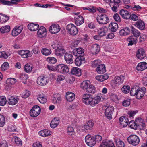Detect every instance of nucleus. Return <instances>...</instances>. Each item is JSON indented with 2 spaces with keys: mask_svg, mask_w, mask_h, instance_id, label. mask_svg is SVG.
I'll list each match as a JSON object with an SVG mask.
<instances>
[{
  "mask_svg": "<svg viewBox=\"0 0 147 147\" xmlns=\"http://www.w3.org/2000/svg\"><path fill=\"white\" fill-rule=\"evenodd\" d=\"M37 34L40 38L45 36L46 34V29L45 28L42 26L40 27L38 30Z\"/></svg>",
  "mask_w": 147,
  "mask_h": 147,
  "instance_id": "nucleus-23",
  "label": "nucleus"
},
{
  "mask_svg": "<svg viewBox=\"0 0 147 147\" xmlns=\"http://www.w3.org/2000/svg\"><path fill=\"white\" fill-rule=\"evenodd\" d=\"M136 27L138 28L140 30H144L145 28L144 23L141 20H138L135 24Z\"/></svg>",
  "mask_w": 147,
  "mask_h": 147,
  "instance_id": "nucleus-27",
  "label": "nucleus"
},
{
  "mask_svg": "<svg viewBox=\"0 0 147 147\" xmlns=\"http://www.w3.org/2000/svg\"><path fill=\"white\" fill-rule=\"evenodd\" d=\"M128 125L131 128L135 129H136L138 127L135 121L134 122L133 121H131L129 122Z\"/></svg>",
  "mask_w": 147,
  "mask_h": 147,
  "instance_id": "nucleus-53",
  "label": "nucleus"
},
{
  "mask_svg": "<svg viewBox=\"0 0 147 147\" xmlns=\"http://www.w3.org/2000/svg\"><path fill=\"white\" fill-rule=\"evenodd\" d=\"M16 81V79L13 78H7L6 80V84L8 85L14 84Z\"/></svg>",
  "mask_w": 147,
  "mask_h": 147,
  "instance_id": "nucleus-51",
  "label": "nucleus"
},
{
  "mask_svg": "<svg viewBox=\"0 0 147 147\" xmlns=\"http://www.w3.org/2000/svg\"><path fill=\"white\" fill-rule=\"evenodd\" d=\"M136 123L138 127L141 129H145L146 125L144 121L141 118H138L135 120Z\"/></svg>",
  "mask_w": 147,
  "mask_h": 147,
  "instance_id": "nucleus-13",
  "label": "nucleus"
},
{
  "mask_svg": "<svg viewBox=\"0 0 147 147\" xmlns=\"http://www.w3.org/2000/svg\"><path fill=\"white\" fill-rule=\"evenodd\" d=\"M100 61L99 60H95L92 62V65L93 67H96L100 65Z\"/></svg>",
  "mask_w": 147,
  "mask_h": 147,
  "instance_id": "nucleus-61",
  "label": "nucleus"
},
{
  "mask_svg": "<svg viewBox=\"0 0 147 147\" xmlns=\"http://www.w3.org/2000/svg\"><path fill=\"white\" fill-rule=\"evenodd\" d=\"M136 55L139 59H143L146 56L144 49L142 48L139 49L136 53Z\"/></svg>",
  "mask_w": 147,
  "mask_h": 147,
  "instance_id": "nucleus-25",
  "label": "nucleus"
},
{
  "mask_svg": "<svg viewBox=\"0 0 147 147\" xmlns=\"http://www.w3.org/2000/svg\"><path fill=\"white\" fill-rule=\"evenodd\" d=\"M21 0H11L10 1L3 0L2 1V3L3 5H13L17 4L18 2H20Z\"/></svg>",
  "mask_w": 147,
  "mask_h": 147,
  "instance_id": "nucleus-28",
  "label": "nucleus"
},
{
  "mask_svg": "<svg viewBox=\"0 0 147 147\" xmlns=\"http://www.w3.org/2000/svg\"><path fill=\"white\" fill-rule=\"evenodd\" d=\"M28 29L30 30L35 31L36 30L39 28V25L38 24L31 23L28 25Z\"/></svg>",
  "mask_w": 147,
  "mask_h": 147,
  "instance_id": "nucleus-39",
  "label": "nucleus"
},
{
  "mask_svg": "<svg viewBox=\"0 0 147 147\" xmlns=\"http://www.w3.org/2000/svg\"><path fill=\"white\" fill-rule=\"evenodd\" d=\"M23 29L22 26H17L13 30L12 32V35L13 36H16L22 32Z\"/></svg>",
  "mask_w": 147,
  "mask_h": 147,
  "instance_id": "nucleus-17",
  "label": "nucleus"
},
{
  "mask_svg": "<svg viewBox=\"0 0 147 147\" xmlns=\"http://www.w3.org/2000/svg\"><path fill=\"white\" fill-rule=\"evenodd\" d=\"M118 27V25L117 23H111L109 25V28L112 32H116Z\"/></svg>",
  "mask_w": 147,
  "mask_h": 147,
  "instance_id": "nucleus-42",
  "label": "nucleus"
},
{
  "mask_svg": "<svg viewBox=\"0 0 147 147\" xmlns=\"http://www.w3.org/2000/svg\"><path fill=\"white\" fill-rule=\"evenodd\" d=\"M41 52L43 55L48 56L51 54V51L50 49L44 48L42 49Z\"/></svg>",
  "mask_w": 147,
  "mask_h": 147,
  "instance_id": "nucleus-48",
  "label": "nucleus"
},
{
  "mask_svg": "<svg viewBox=\"0 0 147 147\" xmlns=\"http://www.w3.org/2000/svg\"><path fill=\"white\" fill-rule=\"evenodd\" d=\"M90 84V81L86 80L83 81L81 84V87L83 90L86 91Z\"/></svg>",
  "mask_w": 147,
  "mask_h": 147,
  "instance_id": "nucleus-41",
  "label": "nucleus"
},
{
  "mask_svg": "<svg viewBox=\"0 0 147 147\" xmlns=\"http://www.w3.org/2000/svg\"><path fill=\"white\" fill-rule=\"evenodd\" d=\"M101 100V98L99 96H96L94 98L92 96L87 105H90L91 106L94 107L96 104H98Z\"/></svg>",
  "mask_w": 147,
  "mask_h": 147,
  "instance_id": "nucleus-11",
  "label": "nucleus"
},
{
  "mask_svg": "<svg viewBox=\"0 0 147 147\" xmlns=\"http://www.w3.org/2000/svg\"><path fill=\"white\" fill-rule=\"evenodd\" d=\"M73 52L69 51L66 52L64 55V59L66 62L68 64H71L73 62Z\"/></svg>",
  "mask_w": 147,
  "mask_h": 147,
  "instance_id": "nucleus-8",
  "label": "nucleus"
},
{
  "mask_svg": "<svg viewBox=\"0 0 147 147\" xmlns=\"http://www.w3.org/2000/svg\"><path fill=\"white\" fill-rule=\"evenodd\" d=\"M139 87L138 86H134L132 88L130 92V93L131 96H134L136 95Z\"/></svg>",
  "mask_w": 147,
  "mask_h": 147,
  "instance_id": "nucleus-47",
  "label": "nucleus"
},
{
  "mask_svg": "<svg viewBox=\"0 0 147 147\" xmlns=\"http://www.w3.org/2000/svg\"><path fill=\"white\" fill-rule=\"evenodd\" d=\"M7 102V100L5 97L1 96L0 97V105L4 106Z\"/></svg>",
  "mask_w": 147,
  "mask_h": 147,
  "instance_id": "nucleus-58",
  "label": "nucleus"
},
{
  "mask_svg": "<svg viewBox=\"0 0 147 147\" xmlns=\"http://www.w3.org/2000/svg\"><path fill=\"white\" fill-rule=\"evenodd\" d=\"M147 68V63L145 62L138 63L136 67V69L139 71H142Z\"/></svg>",
  "mask_w": 147,
  "mask_h": 147,
  "instance_id": "nucleus-26",
  "label": "nucleus"
},
{
  "mask_svg": "<svg viewBox=\"0 0 147 147\" xmlns=\"http://www.w3.org/2000/svg\"><path fill=\"white\" fill-rule=\"evenodd\" d=\"M84 59V57L83 56L79 55L78 56L75 60V62L76 65L78 66H80Z\"/></svg>",
  "mask_w": 147,
  "mask_h": 147,
  "instance_id": "nucleus-35",
  "label": "nucleus"
},
{
  "mask_svg": "<svg viewBox=\"0 0 147 147\" xmlns=\"http://www.w3.org/2000/svg\"><path fill=\"white\" fill-rule=\"evenodd\" d=\"M10 28L9 26H3L0 28V31L2 33H7L10 30Z\"/></svg>",
  "mask_w": 147,
  "mask_h": 147,
  "instance_id": "nucleus-44",
  "label": "nucleus"
},
{
  "mask_svg": "<svg viewBox=\"0 0 147 147\" xmlns=\"http://www.w3.org/2000/svg\"><path fill=\"white\" fill-rule=\"evenodd\" d=\"M75 24L78 26H79L82 24L84 22V19L83 17L79 15L77 16L75 19Z\"/></svg>",
  "mask_w": 147,
  "mask_h": 147,
  "instance_id": "nucleus-29",
  "label": "nucleus"
},
{
  "mask_svg": "<svg viewBox=\"0 0 147 147\" xmlns=\"http://www.w3.org/2000/svg\"><path fill=\"white\" fill-rule=\"evenodd\" d=\"M96 70L98 74H103L106 71L105 66L104 64H100L97 67Z\"/></svg>",
  "mask_w": 147,
  "mask_h": 147,
  "instance_id": "nucleus-33",
  "label": "nucleus"
},
{
  "mask_svg": "<svg viewBox=\"0 0 147 147\" xmlns=\"http://www.w3.org/2000/svg\"><path fill=\"white\" fill-rule=\"evenodd\" d=\"M66 98L67 101L71 102L75 99V95L74 93L70 92H68L66 94Z\"/></svg>",
  "mask_w": 147,
  "mask_h": 147,
  "instance_id": "nucleus-34",
  "label": "nucleus"
},
{
  "mask_svg": "<svg viewBox=\"0 0 147 147\" xmlns=\"http://www.w3.org/2000/svg\"><path fill=\"white\" fill-rule=\"evenodd\" d=\"M65 76L61 74H58L55 77V79L57 82H60L65 79Z\"/></svg>",
  "mask_w": 147,
  "mask_h": 147,
  "instance_id": "nucleus-60",
  "label": "nucleus"
},
{
  "mask_svg": "<svg viewBox=\"0 0 147 147\" xmlns=\"http://www.w3.org/2000/svg\"><path fill=\"white\" fill-rule=\"evenodd\" d=\"M56 70L59 72L63 74H67L69 71V69L68 66L63 64L58 65L57 66Z\"/></svg>",
  "mask_w": 147,
  "mask_h": 147,
  "instance_id": "nucleus-6",
  "label": "nucleus"
},
{
  "mask_svg": "<svg viewBox=\"0 0 147 147\" xmlns=\"http://www.w3.org/2000/svg\"><path fill=\"white\" fill-rule=\"evenodd\" d=\"M71 73L72 74L80 76L81 75V70L78 67H73L71 69Z\"/></svg>",
  "mask_w": 147,
  "mask_h": 147,
  "instance_id": "nucleus-37",
  "label": "nucleus"
},
{
  "mask_svg": "<svg viewBox=\"0 0 147 147\" xmlns=\"http://www.w3.org/2000/svg\"><path fill=\"white\" fill-rule=\"evenodd\" d=\"M94 125V122L90 120L87 122L83 127L86 130H91L92 129Z\"/></svg>",
  "mask_w": 147,
  "mask_h": 147,
  "instance_id": "nucleus-30",
  "label": "nucleus"
},
{
  "mask_svg": "<svg viewBox=\"0 0 147 147\" xmlns=\"http://www.w3.org/2000/svg\"><path fill=\"white\" fill-rule=\"evenodd\" d=\"M108 78V76L106 74L102 75L97 76L96 77V80L100 82H103L105 80L107 79Z\"/></svg>",
  "mask_w": 147,
  "mask_h": 147,
  "instance_id": "nucleus-40",
  "label": "nucleus"
},
{
  "mask_svg": "<svg viewBox=\"0 0 147 147\" xmlns=\"http://www.w3.org/2000/svg\"><path fill=\"white\" fill-rule=\"evenodd\" d=\"M85 141L87 144L90 147L93 146L96 144L94 137L91 136L90 135L86 136Z\"/></svg>",
  "mask_w": 147,
  "mask_h": 147,
  "instance_id": "nucleus-5",
  "label": "nucleus"
},
{
  "mask_svg": "<svg viewBox=\"0 0 147 147\" xmlns=\"http://www.w3.org/2000/svg\"><path fill=\"white\" fill-rule=\"evenodd\" d=\"M18 96H11L7 100L8 103L11 105H14L17 104L19 100Z\"/></svg>",
  "mask_w": 147,
  "mask_h": 147,
  "instance_id": "nucleus-19",
  "label": "nucleus"
},
{
  "mask_svg": "<svg viewBox=\"0 0 147 147\" xmlns=\"http://www.w3.org/2000/svg\"><path fill=\"white\" fill-rule=\"evenodd\" d=\"M128 143L133 146H136L140 142V139L138 136L135 135H130L127 138Z\"/></svg>",
  "mask_w": 147,
  "mask_h": 147,
  "instance_id": "nucleus-2",
  "label": "nucleus"
},
{
  "mask_svg": "<svg viewBox=\"0 0 147 147\" xmlns=\"http://www.w3.org/2000/svg\"><path fill=\"white\" fill-rule=\"evenodd\" d=\"M142 7L139 5L134 3V5L132 6V9L135 11H140L142 9Z\"/></svg>",
  "mask_w": 147,
  "mask_h": 147,
  "instance_id": "nucleus-52",
  "label": "nucleus"
},
{
  "mask_svg": "<svg viewBox=\"0 0 147 147\" xmlns=\"http://www.w3.org/2000/svg\"><path fill=\"white\" fill-rule=\"evenodd\" d=\"M47 60L50 63L52 64L55 63L57 61L56 59L53 57H48Z\"/></svg>",
  "mask_w": 147,
  "mask_h": 147,
  "instance_id": "nucleus-59",
  "label": "nucleus"
},
{
  "mask_svg": "<svg viewBox=\"0 0 147 147\" xmlns=\"http://www.w3.org/2000/svg\"><path fill=\"white\" fill-rule=\"evenodd\" d=\"M114 108L112 106L107 107L105 111V115L109 119L112 118V115L114 111Z\"/></svg>",
  "mask_w": 147,
  "mask_h": 147,
  "instance_id": "nucleus-12",
  "label": "nucleus"
},
{
  "mask_svg": "<svg viewBox=\"0 0 147 147\" xmlns=\"http://www.w3.org/2000/svg\"><path fill=\"white\" fill-rule=\"evenodd\" d=\"M119 14L123 19H129L131 17L130 12L125 9L120 10Z\"/></svg>",
  "mask_w": 147,
  "mask_h": 147,
  "instance_id": "nucleus-18",
  "label": "nucleus"
},
{
  "mask_svg": "<svg viewBox=\"0 0 147 147\" xmlns=\"http://www.w3.org/2000/svg\"><path fill=\"white\" fill-rule=\"evenodd\" d=\"M92 97V96L90 94L87 93L84 94L82 96V101L83 102L87 105Z\"/></svg>",
  "mask_w": 147,
  "mask_h": 147,
  "instance_id": "nucleus-21",
  "label": "nucleus"
},
{
  "mask_svg": "<svg viewBox=\"0 0 147 147\" xmlns=\"http://www.w3.org/2000/svg\"><path fill=\"white\" fill-rule=\"evenodd\" d=\"M100 147H115L113 142L111 140H105L100 145Z\"/></svg>",
  "mask_w": 147,
  "mask_h": 147,
  "instance_id": "nucleus-22",
  "label": "nucleus"
},
{
  "mask_svg": "<svg viewBox=\"0 0 147 147\" xmlns=\"http://www.w3.org/2000/svg\"><path fill=\"white\" fill-rule=\"evenodd\" d=\"M18 54L23 58H27L32 56V53L29 50H21L18 51Z\"/></svg>",
  "mask_w": 147,
  "mask_h": 147,
  "instance_id": "nucleus-10",
  "label": "nucleus"
},
{
  "mask_svg": "<svg viewBox=\"0 0 147 147\" xmlns=\"http://www.w3.org/2000/svg\"><path fill=\"white\" fill-rule=\"evenodd\" d=\"M8 67V63L7 62H5L1 65V69L3 71H5L7 70Z\"/></svg>",
  "mask_w": 147,
  "mask_h": 147,
  "instance_id": "nucleus-62",
  "label": "nucleus"
},
{
  "mask_svg": "<svg viewBox=\"0 0 147 147\" xmlns=\"http://www.w3.org/2000/svg\"><path fill=\"white\" fill-rule=\"evenodd\" d=\"M84 50L82 48H80L74 49L72 51L73 55L75 56H83L84 54Z\"/></svg>",
  "mask_w": 147,
  "mask_h": 147,
  "instance_id": "nucleus-24",
  "label": "nucleus"
},
{
  "mask_svg": "<svg viewBox=\"0 0 147 147\" xmlns=\"http://www.w3.org/2000/svg\"><path fill=\"white\" fill-rule=\"evenodd\" d=\"M49 78L45 76H40L38 78L37 83L39 85L42 86L47 84L49 82Z\"/></svg>",
  "mask_w": 147,
  "mask_h": 147,
  "instance_id": "nucleus-7",
  "label": "nucleus"
},
{
  "mask_svg": "<svg viewBox=\"0 0 147 147\" xmlns=\"http://www.w3.org/2000/svg\"><path fill=\"white\" fill-rule=\"evenodd\" d=\"M110 98L112 100L115 102L119 100L118 96L116 94L111 93L110 95Z\"/></svg>",
  "mask_w": 147,
  "mask_h": 147,
  "instance_id": "nucleus-57",
  "label": "nucleus"
},
{
  "mask_svg": "<svg viewBox=\"0 0 147 147\" xmlns=\"http://www.w3.org/2000/svg\"><path fill=\"white\" fill-rule=\"evenodd\" d=\"M146 91V88L145 87L140 88H139L136 95V98L141 99L144 95Z\"/></svg>",
  "mask_w": 147,
  "mask_h": 147,
  "instance_id": "nucleus-15",
  "label": "nucleus"
},
{
  "mask_svg": "<svg viewBox=\"0 0 147 147\" xmlns=\"http://www.w3.org/2000/svg\"><path fill=\"white\" fill-rule=\"evenodd\" d=\"M40 108L38 105H35L32 107L30 111V116L33 117L38 116L40 112Z\"/></svg>",
  "mask_w": 147,
  "mask_h": 147,
  "instance_id": "nucleus-3",
  "label": "nucleus"
},
{
  "mask_svg": "<svg viewBox=\"0 0 147 147\" xmlns=\"http://www.w3.org/2000/svg\"><path fill=\"white\" fill-rule=\"evenodd\" d=\"M97 22L100 24H105L109 22V18L106 14H101L98 15L96 18Z\"/></svg>",
  "mask_w": 147,
  "mask_h": 147,
  "instance_id": "nucleus-1",
  "label": "nucleus"
},
{
  "mask_svg": "<svg viewBox=\"0 0 147 147\" xmlns=\"http://www.w3.org/2000/svg\"><path fill=\"white\" fill-rule=\"evenodd\" d=\"M51 132L50 131L47 129L41 130L38 133L40 136L43 137L48 136L51 135Z\"/></svg>",
  "mask_w": 147,
  "mask_h": 147,
  "instance_id": "nucleus-38",
  "label": "nucleus"
},
{
  "mask_svg": "<svg viewBox=\"0 0 147 147\" xmlns=\"http://www.w3.org/2000/svg\"><path fill=\"white\" fill-rule=\"evenodd\" d=\"M60 27L57 24H53L50 26L49 29L50 32L52 34H55L58 32L60 30Z\"/></svg>",
  "mask_w": 147,
  "mask_h": 147,
  "instance_id": "nucleus-16",
  "label": "nucleus"
},
{
  "mask_svg": "<svg viewBox=\"0 0 147 147\" xmlns=\"http://www.w3.org/2000/svg\"><path fill=\"white\" fill-rule=\"evenodd\" d=\"M66 50L62 45L55 50V53L57 57H60L63 56L66 53Z\"/></svg>",
  "mask_w": 147,
  "mask_h": 147,
  "instance_id": "nucleus-9",
  "label": "nucleus"
},
{
  "mask_svg": "<svg viewBox=\"0 0 147 147\" xmlns=\"http://www.w3.org/2000/svg\"><path fill=\"white\" fill-rule=\"evenodd\" d=\"M9 19V17L7 16V15H4L0 13V23L1 24H3L5 22Z\"/></svg>",
  "mask_w": 147,
  "mask_h": 147,
  "instance_id": "nucleus-45",
  "label": "nucleus"
},
{
  "mask_svg": "<svg viewBox=\"0 0 147 147\" xmlns=\"http://www.w3.org/2000/svg\"><path fill=\"white\" fill-rule=\"evenodd\" d=\"M107 28L106 27H102L98 30V33L101 36L105 35V33L107 32Z\"/></svg>",
  "mask_w": 147,
  "mask_h": 147,
  "instance_id": "nucleus-43",
  "label": "nucleus"
},
{
  "mask_svg": "<svg viewBox=\"0 0 147 147\" xmlns=\"http://www.w3.org/2000/svg\"><path fill=\"white\" fill-rule=\"evenodd\" d=\"M90 50L91 54L93 55H96L99 52L100 50V47L98 44H94L91 46Z\"/></svg>",
  "mask_w": 147,
  "mask_h": 147,
  "instance_id": "nucleus-14",
  "label": "nucleus"
},
{
  "mask_svg": "<svg viewBox=\"0 0 147 147\" xmlns=\"http://www.w3.org/2000/svg\"><path fill=\"white\" fill-rule=\"evenodd\" d=\"M114 83L116 84L119 85L123 83L124 79V77L123 75L120 76H116L115 77Z\"/></svg>",
  "mask_w": 147,
  "mask_h": 147,
  "instance_id": "nucleus-31",
  "label": "nucleus"
},
{
  "mask_svg": "<svg viewBox=\"0 0 147 147\" xmlns=\"http://www.w3.org/2000/svg\"><path fill=\"white\" fill-rule=\"evenodd\" d=\"M66 29L69 34L73 35H76L78 32L76 26L72 24H68L67 26Z\"/></svg>",
  "mask_w": 147,
  "mask_h": 147,
  "instance_id": "nucleus-4",
  "label": "nucleus"
},
{
  "mask_svg": "<svg viewBox=\"0 0 147 147\" xmlns=\"http://www.w3.org/2000/svg\"><path fill=\"white\" fill-rule=\"evenodd\" d=\"M86 91L88 92L94 93L96 91V88L92 85L90 84Z\"/></svg>",
  "mask_w": 147,
  "mask_h": 147,
  "instance_id": "nucleus-49",
  "label": "nucleus"
},
{
  "mask_svg": "<svg viewBox=\"0 0 147 147\" xmlns=\"http://www.w3.org/2000/svg\"><path fill=\"white\" fill-rule=\"evenodd\" d=\"M127 40L129 42L128 44V46L132 45L133 44H136L138 42L137 39L132 36L128 38Z\"/></svg>",
  "mask_w": 147,
  "mask_h": 147,
  "instance_id": "nucleus-32",
  "label": "nucleus"
},
{
  "mask_svg": "<svg viewBox=\"0 0 147 147\" xmlns=\"http://www.w3.org/2000/svg\"><path fill=\"white\" fill-rule=\"evenodd\" d=\"M121 90L124 93L127 94L129 91L130 87L128 85H125L122 88Z\"/></svg>",
  "mask_w": 147,
  "mask_h": 147,
  "instance_id": "nucleus-54",
  "label": "nucleus"
},
{
  "mask_svg": "<svg viewBox=\"0 0 147 147\" xmlns=\"http://www.w3.org/2000/svg\"><path fill=\"white\" fill-rule=\"evenodd\" d=\"M62 45L60 42L56 41L53 43L51 46L53 49H56L58 48V47H59Z\"/></svg>",
  "mask_w": 147,
  "mask_h": 147,
  "instance_id": "nucleus-56",
  "label": "nucleus"
},
{
  "mask_svg": "<svg viewBox=\"0 0 147 147\" xmlns=\"http://www.w3.org/2000/svg\"><path fill=\"white\" fill-rule=\"evenodd\" d=\"M59 123V120L58 118H55L51 121L50 125L51 128H55Z\"/></svg>",
  "mask_w": 147,
  "mask_h": 147,
  "instance_id": "nucleus-36",
  "label": "nucleus"
},
{
  "mask_svg": "<svg viewBox=\"0 0 147 147\" xmlns=\"http://www.w3.org/2000/svg\"><path fill=\"white\" fill-rule=\"evenodd\" d=\"M131 31L133 35V36L136 38H138L140 34V32L138 31V30L136 29L135 28L133 27V26L131 27Z\"/></svg>",
  "mask_w": 147,
  "mask_h": 147,
  "instance_id": "nucleus-46",
  "label": "nucleus"
},
{
  "mask_svg": "<svg viewBox=\"0 0 147 147\" xmlns=\"http://www.w3.org/2000/svg\"><path fill=\"white\" fill-rule=\"evenodd\" d=\"M32 68V65H30L28 64H26L24 66V70L27 73L31 72Z\"/></svg>",
  "mask_w": 147,
  "mask_h": 147,
  "instance_id": "nucleus-50",
  "label": "nucleus"
},
{
  "mask_svg": "<svg viewBox=\"0 0 147 147\" xmlns=\"http://www.w3.org/2000/svg\"><path fill=\"white\" fill-rule=\"evenodd\" d=\"M5 123V119L4 116L0 114V127H3Z\"/></svg>",
  "mask_w": 147,
  "mask_h": 147,
  "instance_id": "nucleus-55",
  "label": "nucleus"
},
{
  "mask_svg": "<svg viewBox=\"0 0 147 147\" xmlns=\"http://www.w3.org/2000/svg\"><path fill=\"white\" fill-rule=\"evenodd\" d=\"M83 9L88 10L91 13H94L96 11L95 8L93 6H90L88 7V8H87L85 7H83Z\"/></svg>",
  "mask_w": 147,
  "mask_h": 147,
  "instance_id": "nucleus-63",
  "label": "nucleus"
},
{
  "mask_svg": "<svg viewBox=\"0 0 147 147\" xmlns=\"http://www.w3.org/2000/svg\"><path fill=\"white\" fill-rule=\"evenodd\" d=\"M119 120L121 127H125L128 125L129 120L126 117H121L120 118Z\"/></svg>",
  "mask_w": 147,
  "mask_h": 147,
  "instance_id": "nucleus-20",
  "label": "nucleus"
},
{
  "mask_svg": "<svg viewBox=\"0 0 147 147\" xmlns=\"http://www.w3.org/2000/svg\"><path fill=\"white\" fill-rule=\"evenodd\" d=\"M8 130L10 132H14L16 130V127L13 125H10L8 126Z\"/></svg>",
  "mask_w": 147,
  "mask_h": 147,
  "instance_id": "nucleus-64",
  "label": "nucleus"
}]
</instances>
